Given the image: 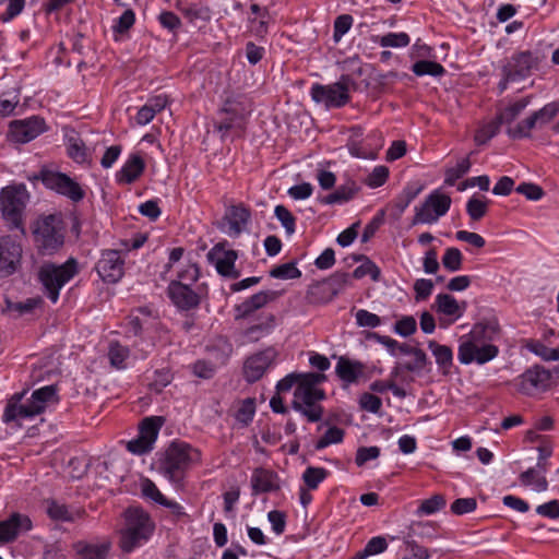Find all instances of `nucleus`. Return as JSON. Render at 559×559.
I'll return each instance as SVG.
<instances>
[{
  "label": "nucleus",
  "mask_w": 559,
  "mask_h": 559,
  "mask_svg": "<svg viewBox=\"0 0 559 559\" xmlns=\"http://www.w3.org/2000/svg\"><path fill=\"white\" fill-rule=\"evenodd\" d=\"M23 249L19 240L13 236L0 237V276H9L17 271L21 265Z\"/></svg>",
  "instance_id": "nucleus-16"
},
{
  "label": "nucleus",
  "mask_w": 559,
  "mask_h": 559,
  "mask_svg": "<svg viewBox=\"0 0 559 559\" xmlns=\"http://www.w3.org/2000/svg\"><path fill=\"white\" fill-rule=\"evenodd\" d=\"M274 214L276 218L281 222L282 226L285 228L286 233L288 235H292L295 233L296 229V218L290 213V211L280 204L275 206Z\"/></svg>",
  "instance_id": "nucleus-54"
},
{
  "label": "nucleus",
  "mask_w": 559,
  "mask_h": 559,
  "mask_svg": "<svg viewBox=\"0 0 559 559\" xmlns=\"http://www.w3.org/2000/svg\"><path fill=\"white\" fill-rule=\"evenodd\" d=\"M356 323L362 328H377L381 324V318L368 310L360 309L356 312Z\"/></svg>",
  "instance_id": "nucleus-62"
},
{
  "label": "nucleus",
  "mask_w": 559,
  "mask_h": 559,
  "mask_svg": "<svg viewBox=\"0 0 559 559\" xmlns=\"http://www.w3.org/2000/svg\"><path fill=\"white\" fill-rule=\"evenodd\" d=\"M385 218V211L380 210L373 218L366 225L362 235L361 241L367 242L370 238L374 236L377 230L383 225Z\"/></svg>",
  "instance_id": "nucleus-61"
},
{
  "label": "nucleus",
  "mask_w": 559,
  "mask_h": 559,
  "mask_svg": "<svg viewBox=\"0 0 559 559\" xmlns=\"http://www.w3.org/2000/svg\"><path fill=\"white\" fill-rule=\"evenodd\" d=\"M329 472L323 467L309 466L302 474V480L309 490H314L326 478Z\"/></svg>",
  "instance_id": "nucleus-45"
},
{
  "label": "nucleus",
  "mask_w": 559,
  "mask_h": 559,
  "mask_svg": "<svg viewBox=\"0 0 559 559\" xmlns=\"http://www.w3.org/2000/svg\"><path fill=\"white\" fill-rule=\"evenodd\" d=\"M200 453L185 442H173L158 461V471L170 481L180 483L190 464L199 460Z\"/></svg>",
  "instance_id": "nucleus-5"
},
{
  "label": "nucleus",
  "mask_w": 559,
  "mask_h": 559,
  "mask_svg": "<svg viewBox=\"0 0 559 559\" xmlns=\"http://www.w3.org/2000/svg\"><path fill=\"white\" fill-rule=\"evenodd\" d=\"M38 415V409H34L29 401L25 404L9 403L3 413V421L9 424L16 421L21 425L24 419L33 418Z\"/></svg>",
  "instance_id": "nucleus-29"
},
{
  "label": "nucleus",
  "mask_w": 559,
  "mask_h": 559,
  "mask_svg": "<svg viewBox=\"0 0 559 559\" xmlns=\"http://www.w3.org/2000/svg\"><path fill=\"white\" fill-rule=\"evenodd\" d=\"M528 105V100L527 99H520L515 103H513L512 105L508 106L507 108H504L499 115H498V119L499 121L503 124H510L511 122H513L518 116L525 109V107Z\"/></svg>",
  "instance_id": "nucleus-47"
},
{
  "label": "nucleus",
  "mask_w": 559,
  "mask_h": 559,
  "mask_svg": "<svg viewBox=\"0 0 559 559\" xmlns=\"http://www.w3.org/2000/svg\"><path fill=\"white\" fill-rule=\"evenodd\" d=\"M466 306V301L459 302L450 294L437 295L433 304L436 311L450 317L452 322L459 320L464 314Z\"/></svg>",
  "instance_id": "nucleus-25"
},
{
  "label": "nucleus",
  "mask_w": 559,
  "mask_h": 559,
  "mask_svg": "<svg viewBox=\"0 0 559 559\" xmlns=\"http://www.w3.org/2000/svg\"><path fill=\"white\" fill-rule=\"evenodd\" d=\"M129 354L130 352L128 347L122 346L118 342L110 343L108 349V359L112 367L117 369L126 368V360L128 359Z\"/></svg>",
  "instance_id": "nucleus-42"
},
{
  "label": "nucleus",
  "mask_w": 559,
  "mask_h": 559,
  "mask_svg": "<svg viewBox=\"0 0 559 559\" xmlns=\"http://www.w3.org/2000/svg\"><path fill=\"white\" fill-rule=\"evenodd\" d=\"M152 319V311L147 307L136 309L128 317L129 332H132L135 336L140 335Z\"/></svg>",
  "instance_id": "nucleus-35"
},
{
  "label": "nucleus",
  "mask_w": 559,
  "mask_h": 559,
  "mask_svg": "<svg viewBox=\"0 0 559 559\" xmlns=\"http://www.w3.org/2000/svg\"><path fill=\"white\" fill-rule=\"evenodd\" d=\"M389 178V168L380 165L376 166L372 171L368 175L365 183L370 188H379L383 186Z\"/></svg>",
  "instance_id": "nucleus-56"
},
{
  "label": "nucleus",
  "mask_w": 559,
  "mask_h": 559,
  "mask_svg": "<svg viewBox=\"0 0 559 559\" xmlns=\"http://www.w3.org/2000/svg\"><path fill=\"white\" fill-rule=\"evenodd\" d=\"M95 269L104 282L117 283L124 274V260L118 250H104Z\"/></svg>",
  "instance_id": "nucleus-17"
},
{
  "label": "nucleus",
  "mask_w": 559,
  "mask_h": 559,
  "mask_svg": "<svg viewBox=\"0 0 559 559\" xmlns=\"http://www.w3.org/2000/svg\"><path fill=\"white\" fill-rule=\"evenodd\" d=\"M162 425L163 419L160 417H146L140 425L139 435L154 445Z\"/></svg>",
  "instance_id": "nucleus-37"
},
{
  "label": "nucleus",
  "mask_w": 559,
  "mask_h": 559,
  "mask_svg": "<svg viewBox=\"0 0 559 559\" xmlns=\"http://www.w3.org/2000/svg\"><path fill=\"white\" fill-rule=\"evenodd\" d=\"M335 372L337 377L347 383H355L364 372V365L358 361H352L341 357L336 364Z\"/></svg>",
  "instance_id": "nucleus-30"
},
{
  "label": "nucleus",
  "mask_w": 559,
  "mask_h": 559,
  "mask_svg": "<svg viewBox=\"0 0 559 559\" xmlns=\"http://www.w3.org/2000/svg\"><path fill=\"white\" fill-rule=\"evenodd\" d=\"M535 128H538V124L536 122V119L534 118V115L532 114L526 119L520 121L514 127H509L507 129V133L511 139H524L531 136V131Z\"/></svg>",
  "instance_id": "nucleus-40"
},
{
  "label": "nucleus",
  "mask_w": 559,
  "mask_h": 559,
  "mask_svg": "<svg viewBox=\"0 0 559 559\" xmlns=\"http://www.w3.org/2000/svg\"><path fill=\"white\" fill-rule=\"evenodd\" d=\"M36 178L40 179L46 188L69 198L73 202H79L85 197L81 186L66 174L43 168Z\"/></svg>",
  "instance_id": "nucleus-11"
},
{
  "label": "nucleus",
  "mask_w": 559,
  "mask_h": 559,
  "mask_svg": "<svg viewBox=\"0 0 559 559\" xmlns=\"http://www.w3.org/2000/svg\"><path fill=\"white\" fill-rule=\"evenodd\" d=\"M412 71L417 76H441L445 73V69L440 63L431 60H419L415 62L412 67Z\"/></svg>",
  "instance_id": "nucleus-39"
},
{
  "label": "nucleus",
  "mask_w": 559,
  "mask_h": 559,
  "mask_svg": "<svg viewBox=\"0 0 559 559\" xmlns=\"http://www.w3.org/2000/svg\"><path fill=\"white\" fill-rule=\"evenodd\" d=\"M209 352L215 355L216 362L206 360H198L192 366L193 373L202 379H211L218 367V365H225L228 360L233 346L226 338H218L216 343L207 347Z\"/></svg>",
  "instance_id": "nucleus-15"
},
{
  "label": "nucleus",
  "mask_w": 559,
  "mask_h": 559,
  "mask_svg": "<svg viewBox=\"0 0 559 559\" xmlns=\"http://www.w3.org/2000/svg\"><path fill=\"white\" fill-rule=\"evenodd\" d=\"M135 22V14L131 9L126 10L112 25V31L118 34L128 32Z\"/></svg>",
  "instance_id": "nucleus-64"
},
{
  "label": "nucleus",
  "mask_w": 559,
  "mask_h": 559,
  "mask_svg": "<svg viewBox=\"0 0 559 559\" xmlns=\"http://www.w3.org/2000/svg\"><path fill=\"white\" fill-rule=\"evenodd\" d=\"M502 123L497 118L496 120H492L486 124H484L481 128H479L475 133V142L478 145L487 143L490 139H492L500 130V126Z\"/></svg>",
  "instance_id": "nucleus-52"
},
{
  "label": "nucleus",
  "mask_w": 559,
  "mask_h": 559,
  "mask_svg": "<svg viewBox=\"0 0 559 559\" xmlns=\"http://www.w3.org/2000/svg\"><path fill=\"white\" fill-rule=\"evenodd\" d=\"M350 84H353V80L349 75L344 74L333 84H313L310 90V95L316 103H322L328 108H341L350 99Z\"/></svg>",
  "instance_id": "nucleus-9"
},
{
  "label": "nucleus",
  "mask_w": 559,
  "mask_h": 559,
  "mask_svg": "<svg viewBox=\"0 0 559 559\" xmlns=\"http://www.w3.org/2000/svg\"><path fill=\"white\" fill-rule=\"evenodd\" d=\"M34 409L41 414L50 404L58 403V389L56 385H46L35 390L28 400Z\"/></svg>",
  "instance_id": "nucleus-28"
},
{
  "label": "nucleus",
  "mask_w": 559,
  "mask_h": 559,
  "mask_svg": "<svg viewBox=\"0 0 559 559\" xmlns=\"http://www.w3.org/2000/svg\"><path fill=\"white\" fill-rule=\"evenodd\" d=\"M32 528L31 519L22 513L14 512L8 519L0 520V544L14 542L21 533Z\"/></svg>",
  "instance_id": "nucleus-22"
},
{
  "label": "nucleus",
  "mask_w": 559,
  "mask_h": 559,
  "mask_svg": "<svg viewBox=\"0 0 559 559\" xmlns=\"http://www.w3.org/2000/svg\"><path fill=\"white\" fill-rule=\"evenodd\" d=\"M47 513L51 520L62 522H75L83 519L86 514L83 509H70L68 506L55 500L48 501Z\"/></svg>",
  "instance_id": "nucleus-27"
},
{
  "label": "nucleus",
  "mask_w": 559,
  "mask_h": 559,
  "mask_svg": "<svg viewBox=\"0 0 559 559\" xmlns=\"http://www.w3.org/2000/svg\"><path fill=\"white\" fill-rule=\"evenodd\" d=\"M250 221L251 212L246 205H230L226 210L221 228L227 236L237 238L247 229Z\"/></svg>",
  "instance_id": "nucleus-19"
},
{
  "label": "nucleus",
  "mask_w": 559,
  "mask_h": 559,
  "mask_svg": "<svg viewBox=\"0 0 559 559\" xmlns=\"http://www.w3.org/2000/svg\"><path fill=\"white\" fill-rule=\"evenodd\" d=\"M145 170V162L138 153L131 154L121 169L116 174L119 185H130L136 181Z\"/></svg>",
  "instance_id": "nucleus-24"
},
{
  "label": "nucleus",
  "mask_w": 559,
  "mask_h": 559,
  "mask_svg": "<svg viewBox=\"0 0 559 559\" xmlns=\"http://www.w3.org/2000/svg\"><path fill=\"white\" fill-rule=\"evenodd\" d=\"M245 108L236 99L228 98L217 111V119L214 121L215 130L224 139L233 130L242 131L245 128Z\"/></svg>",
  "instance_id": "nucleus-12"
},
{
  "label": "nucleus",
  "mask_w": 559,
  "mask_h": 559,
  "mask_svg": "<svg viewBox=\"0 0 559 559\" xmlns=\"http://www.w3.org/2000/svg\"><path fill=\"white\" fill-rule=\"evenodd\" d=\"M45 131L44 119L33 116L24 120H14L10 123V135L14 142L27 143Z\"/></svg>",
  "instance_id": "nucleus-21"
},
{
  "label": "nucleus",
  "mask_w": 559,
  "mask_h": 559,
  "mask_svg": "<svg viewBox=\"0 0 559 559\" xmlns=\"http://www.w3.org/2000/svg\"><path fill=\"white\" fill-rule=\"evenodd\" d=\"M325 381L326 376L322 372H306L295 388L292 406L309 423H318L322 419L324 409L320 402L326 397V394L320 385Z\"/></svg>",
  "instance_id": "nucleus-2"
},
{
  "label": "nucleus",
  "mask_w": 559,
  "mask_h": 559,
  "mask_svg": "<svg viewBox=\"0 0 559 559\" xmlns=\"http://www.w3.org/2000/svg\"><path fill=\"white\" fill-rule=\"evenodd\" d=\"M76 273V261L72 258L61 265L46 263L40 267L38 277L44 286L46 296L51 302L56 304L58 301L60 289L73 278Z\"/></svg>",
  "instance_id": "nucleus-7"
},
{
  "label": "nucleus",
  "mask_w": 559,
  "mask_h": 559,
  "mask_svg": "<svg viewBox=\"0 0 559 559\" xmlns=\"http://www.w3.org/2000/svg\"><path fill=\"white\" fill-rule=\"evenodd\" d=\"M32 235L39 254H53L64 243L63 222L55 214L40 216L33 224Z\"/></svg>",
  "instance_id": "nucleus-4"
},
{
  "label": "nucleus",
  "mask_w": 559,
  "mask_h": 559,
  "mask_svg": "<svg viewBox=\"0 0 559 559\" xmlns=\"http://www.w3.org/2000/svg\"><path fill=\"white\" fill-rule=\"evenodd\" d=\"M270 275L280 280H295L301 276V272L295 262H288L273 267Z\"/></svg>",
  "instance_id": "nucleus-50"
},
{
  "label": "nucleus",
  "mask_w": 559,
  "mask_h": 559,
  "mask_svg": "<svg viewBox=\"0 0 559 559\" xmlns=\"http://www.w3.org/2000/svg\"><path fill=\"white\" fill-rule=\"evenodd\" d=\"M344 430L336 426L330 427L324 435L317 441L316 449L322 450L331 444L340 443L344 438Z\"/></svg>",
  "instance_id": "nucleus-53"
},
{
  "label": "nucleus",
  "mask_w": 559,
  "mask_h": 559,
  "mask_svg": "<svg viewBox=\"0 0 559 559\" xmlns=\"http://www.w3.org/2000/svg\"><path fill=\"white\" fill-rule=\"evenodd\" d=\"M374 43H378L381 47H392V48H402L406 47L411 43L409 36L404 33H388L383 36L377 37L373 39Z\"/></svg>",
  "instance_id": "nucleus-41"
},
{
  "label": "nucleus",
  "mask_w": 559,
  "mask_h": 559,
  "mask_svg": "<svg viewBox=\"0 0 559 559\" xmlns=\"http://www.w3.org/2000/svg\"><path fill=\"white\" fill-rule=\"evenodd\" d=\"M226 245L227 241L216 243L207 252V260L214 264L221 276L236 280L240 276V271L235 266L238 259V252L233 249H227Z\"/></svg>",
  "instance_id": "nucleus-14"
},
{
  "label": "nucleus",
  "mask_w": 559,
  "mask_h": 559,
  "mask_svg": "<svg viewBox=\"0 0 559 559\" xmlns=\"http://www.w3.org/2000/svg\"><path fill=\"white\" fill-rule=\"evenodd\" d=\"M463 254L457 248H448L442 257V265L449 272H456L462 269Z\"/></svg>",
  "instance_id": "nucleus-49"
},
{
  "label": "nucleus",
  "mask_w": 559,
  "mask_h": 559,
  "mask_svg": "<svg viewBox=\"0 0 559 559\" xmlns=\"http://www.w3.org/2000/svg\"><path fill=\"white\" fill-rule=\"evenodd\" d=\"M359 191V187L354 180H348L341 185L334 192L323 197L320 202L322 204H343L352 200Z\"/></svg>",
  "instance_id": "nucleus-32"
},
{
  "label": "nucleus",
  "mask_w": 559,
  "mask_h": 559,
  "mask_svg": "<svg viewBox=\"0 0 559 559\" xmlns=\"http://www.w3.org/2000/svg\"><path fill=\"white\" fill-rule=\"evenodd\" d=\"M501 337V328L498 319L492 317L475 323L471 332L461 338L457 358L461 364L477 362L484 365L499 354L493 343Z\"/></svg>",
  "instance_id": "nucleus-1"
},
{
  "label": "nucleus",
  "mask_w": 559,
  "mask_h": 559,
  "mask_svg": "<svg viewBox=\"0 0 559 559\" xmlns=\"http://www.w3.org/2000/svg\"><path fill=\"white\" fill-rule=\"evenodd\" d=\"M469 158H462L461 160L457 162L455 166L445 169L444 185L450 187L454 186L460 178H462L465 174L469 171Z\"/></svg>",
  "instance_id": "nucleus-43"
},
{
  "label": "nucleus",
  "mask_w": 559,
  "mask_h": 559,
  "mask_svg": "<svg viewBox=\"0 0 559 559\" xmlns=\"http://www.w3.org/2000/svg\"><path fill=\"white\" fill-rule=\"evenodd\" d=\"M29 194L24 185L8 186L0 193V211L10 229H20L25 235L23 215Z\"/></svg>",
  "instance_id": "nucleus-6"
},
{
  "label": "nucleus",
  "mask_w": 559,
  "mask_h": 559,
  "mask_svg": "<svg viewBox=\"0 0 559 559\" xmlns=\"http://www.w3.org/2000/svg\"><path fill=\"white\" fill-rule=\"evenodd\" d=\"M255 414V400L252 397L245 399L240 402L236 411L235 418L237 421L248 425L252 421Z\"/></svg>",
  "instance_id": "nucleus-48"
},
{
  "label": "nucleus",
  "mask_w": 559,
  "mask_h": 559,
  "mask_svg": "<svg viewBox=\"0 0 559 559\" xmlns=\"http://www.w3.org/2000/svg\"><path fill=\"white\" fill-rule=\"evenodd\" d=\"M253 495L265 493L278 489L276 475L265 468H255L251 476Z\"/></svg>",
  "instance_id": "nucleus-26"
},
{
  "label": "nucleus",
  "mask_w": 559,
  "mask_h": 559,
  "mask_svg": "<svg viewBox=\"0 0 559 559\" xmlns=\"http://www.w3.org/2000/svg\"><path fill=\"white\" fill-rule=\"evenodd\" d=\"M72 549L79 559H107L111 549L108 539L99 542L78 540L73 543Z\"/></svg>",
  "instance_id": "nucleus-23"
},
{
  "label": "nucleus",
  "mask_w": 559,
  "mask_h": 559,
  "mask_svg": "<svg viewBox=\"0 0 559 559\" xmlns=\"http://www.w3.org/2000/svg\"><path fill=\"white\" fill-rule=\"evenodd\" d=\"M538 62V57L533 52L520 51L507 61L501 71L507 73L509 79L520 81L530 76L532 71L537 68Z\"/></svg>",
  "instance_id": "nucleus-18"
},
{
  "label": "nucleus",
  "mask_w": 559,
  "mask_h": 559,
  "mask_svg": "<svg viewBox=\"0 0 559 559\" xmlns=\"http://www.w3.org/2000/svg\"><path fill=\"white\" fill-rule=\"evenodd\" d=\"M142 495L145 498L152 499L154 502L158 504H163L166 502V497L159 491L157 486L148 478L142 480L141 484Z\"/></svg>",
  "instance_id": "nucleus-59"
},
{
  "label": "nucleus",
  "mask_w": 559,
  "mask_h": 559,
  "mask_svg": "<svg viewBox=\"0 0 559 559\" xmlns=\"http://www.w3.org/2000/svg\"><path fill=\"white\" fill-rule=\"evenodd\" d=\"M200 278V269L195 263L187 264L180 272L177 278L171 282H181L185 285H198Z\"/></svg>",
  "instance_id": "nucleus-55"
},
{
  "label": "nucleus",
  "mask_w": 559,
  "mask_h": 559,
  "mask_svg": "<svg viewBox=\"0 0 559 559\" xmlns=\"http://www.w3.org/2000/svg\"><path fill=\"white\" fill-rule=\"evenodd\" d=\"M275 298V293L273 292H259L248 299H246L243 302H241L237 307L238 317L246 318L255 310L262 308L265 306L269 301L273 300Z\"/></svg>",
  "instance_id": "nucleus-31"
},
{
  "label": "nucleus",
  "mask_w": 559,
  "mask_h": 559,
  "mask_svg": "<svg viewBox=\"0 0 559 559\" xmlns=\"http://www.w3.org/2000/svg\"><path fill=\"white\" fill-rule=\"evenodd\" d=\"M369 275L373 281H378L380 276V269L369 259H365V262L357 266L353 276L357 280Z\"/></svg>",
  "instance_id": "nucleus-58"
},
{
  "label": "nucleus",
  "mask_w": 559,
  "mask_h": 559,
  "mask_svg": "<svg viewBox=\"0 0 559 559\" xmlns=\"http://www.w3.org/2000/svg\"><path fill=\"white\" fill-rule=\"evenodd\" d=\"M353 25V16L349 14H342L334 21L333 39L338 43L341 38L350 29Z\"/></svg>",
  "instance_id": "nucleus-60"
},
{
  "label": "nucleus",
  "mask_w": 559,
  "mask_h": 559,
  "mask_svg": "<svg viewBox=\"0 0 559 559\" xmlns=\"http://www.w3.org/2000/svg\"><path fill=\"white\" fill-rule=\"evenodd\" d=\"M489 201L483 198L472 197L466 203V212L472 221H480L488 211Z\"/></svg>",
  "instance_id": "nucleus-44"
},
{
  "label": "nucleus",
  "mask_w": 559,
  "mask_h": 559,
  "mask_svg": "<svg viewBox=\"0 0 559 559\" xmlns=\"http://www.w3.org/2000/svg\"><path fill=\"white\" fill-rule=\"evenodd\" d=\"M428 347L436 358V362L443 374H448L452 367L453 353L447 345H440L436 341H430Z\"/></svg>",
  "instance_id": "nucleus-33"
},
{
  "label": "nucleus",
  "mask_w": 559,
  "mask_h": 559,
  "mask_svg": "<svg viewBox=\"0 0 559 559\" xmlns=\"http://www.w3.org/2000/svg\"><path fill=\"white\" fill-rule=\"evenodd\" d=\"M276 356L273 348H266L248 357L243 364V378L247 382L253 383L260 380Z\"/></svg>",
  "instance_id": "nucleus-20"
},
{
  "label": "nucleus",
  "mask_w": 559,
  "mask_h": 559,
  "mask_svg": "<svg viewBox=\"0 0 559 559\" xmlns=\"http://www.w3.org/2000/svg\"><path fill=\"white\" fill-rule=\"evenodd\" d=\"M437 524L430 521H415L408 526V532L405 537L412 539H433L437 538Z\"/></svg>",
  "instance_id": "nucleus-34"
},
{
  "label": "nucleus",
  "mask_w": 559,
  "mask_h": 559,
  "mask_svg": "<svg viewBox=\"0 0 559 559\" xmlns=\"http://www.w3.org/2000/svg\"><path fill=\"white\" fill-rule=\"evenodd\" d=\"M167 296L180 311L197 309L203 298L204 289L200 285H185L181 282H170Z\"/></svg>",
  "instance_id": "nucleus-13"
},
{
  "label": "nucleus",
  "mask_w": 559,
  "mask_h": 559,
  "mask_svg": "<svg viewBox=\"0 0 559 559\" xmlns=\"http://www.w3.org/2000/svg\"><path fill=\"white\" fill-rule=\"evenodd\" d=\"M477 507L475 498H460L451 504V512L455 515H463L473 512Z\"/></svg>",
  "instance_id": "nucleus-63"
},
{
  "label": "nucleus",
  "mask_w": 559,
  "mask_h": 559,
  "mask_svg": "<svg viewBox=\"0 0 559 559\" xmlns=\"http://www.w3.org/2000/svg\"><path fill=\"white\" fill-rule=\"evenodd\" d=\"M155 525L150 515L139 508H129L124 512V527L120 531L119 547L131 552L148 540Z\"/></svg>",
  "instance_id": "nucleus-3"
},
{
  "label": "nucleus",
  "mask_w": 559,
  "mask_h": 559,
  "mask_svg": "<svg viewBox=\"0 0 559 559\" xmlns=\"http://www.w3.org/2000/svg\"><path fill=\"white\" fill-rule=\"evenodd\" d=\"M559 114V102H551L546 104L543 108L534 111V118L538 124V128L550 122Z\"/></svg>",
  "instance_id": "nucleus-51"
},
{
  "label": "nucleus",
  "mask_w": 559,
  "mask_h": 559,
  "mask_svg": "<svg viewBox=\"0 0 559 559\" xmlns=\"http://www.w3.org/2000/svg\"><path fill=\"white\" fill-rule=\"evenodd\" d=\"M544 474L537 467H531L521 473L519 479L523 486H531L535 491L542 492L548 488V481Z\"/></svg>",
  "instance_id": "nucleus-36"
},
{
  "label": "nucleus",
  "mask_w": 559,
  "mask_h": 559,
  "mask_svg": "<svg viewBox=\"0 0 559 559\" xmlns=\"http://www.w3.org/2000/svg\"><path fill=\"white\" fill-rule=\"evenodd\" d=\"M68 155L78 164L88 163L90 153L80 138H70L67 145Z\"/></svg>",
  "instance_id": "nucleus-38"
},
{
  "label": "nucleus",
  "mask_w": 559,
  "mask_h": 559,
  "mask_svg": "<svg viewBox=\"0 0 559 559\" xmlns=\"http://www.w3.org/2000/svg\"><path fill=\"white\" fill-rule=\"evenodd\" d=\"M404 544L406 546L407 555L403 557V559H428L429 552L428 549L418 545L415 539L409 537L404 538Z\"/></svg>",
  "instance_id": "nucleus-57"
},
{
  "label": "nucleus",
  "mask_w": 559,
  "mask_h": 559,
  "mask_svg": "<svg viewBox=\"0 0 559 559\" xmlns=\"http://www.w3.org/2000/svg\"><path fill=\"white\" fill-rule=\"evenodd\" d=\"M445 498L442 495H433L429 499L423 500L418 507L417 515H430L445 507Z\"/></svg>",
  "instance_id": "nucleus-46"
},
{
  "label": "nucleus",
  "mask_w": 559,
  "mask_h": 559,
  "mask_svg": "<svg viewBox=\"0 0 559 559\" xmlns=\"http://www.w3.org/2000/svg\"><path fill=\"white\" fill-rule=\"evenodd\" d=\"M520 394L535 396L549 390L552 385V371L543 366H533L514 380Z\"/></svg>",
  "instance_id": "nucleus-10"
},
{
  "label": "nucleus",
  "mask_w": 559,
  "mask_h": 559,
  "mask_svg": "<svg viewBox=\"0 0 559 559\" xmlns=\"http://www.w3.org/2000/svg\"><path fill=\"white\" fill-rule=\"evenodd\" d=\"M451 204V197L440 189H436L425 198L419 206H415L412 224H435L449 212Z\"/></svg>",
  "instance_id": "nucleus-8"
}]
</instances>
